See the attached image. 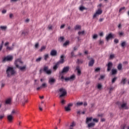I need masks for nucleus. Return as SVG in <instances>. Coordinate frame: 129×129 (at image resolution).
Returning a JSON list of instances; mask_svg holds the SVG:
<instances>
[{
  "label": "nucleus",
  "instance_id": "obj_1",
  "mask_svg": "<svg viewBox=\"0 0 129 129\" xmlns=\"http://www.w3.org/2000/svg\"><path fill=\"white\" fill-rule=\"evenodd\" d=\"M17 74V71L14 69V68L12 67H9L7 68L6 70V74L7 75V77H11V76H14Z\"/></svg>",
  "mask_w": 129,
  "mask_h": 129
},
{
  "label": "nucleus",
  "instance_id": "obj_2",
  "mask_svg": "<svg viewBox=\"0 0 129 129\" xmlns=\"http://www.w3.org/2000/svg\"><path fill=\"white\" fill-rule=\"evenodd\" d=\"M58 91L60 93L59 97H64V96L67 94V91H66V90L63 88H60Z\"/></svg>",
  "mask_w": 129,
  "mask_h": 129
},
{
  "label": "nucleus",
  "instance_id": "obj_3",
  "mask_svg": "<svg viewBox=\"0 0 129 129\" xmlns=\"http://www.w3.org/2000/svg\"><path fill=\"white\" fill-rule=\"evenodd\" d=\"M13 59H14L13 55H8L3 58V62L13 61Z\"/></svg>",
  "mask_w": 129,
  "mask_h": 129
},
{
  "label": "nucleus",
  "instance_id": "obj_4",
  "mask_svg": "<svg viewBox=\"0 0 129 129\" xmlns=\"http://www.w3.org/2000/svg\"><path fill=\"white\" fill-rule=\"evenodd\" d=\"M48 69H49V68L48 67L45 66L43 68V71L44 72H45V73H46V74L49 75L51 74V73H52V71H51V70H48Z\"/></svg>",
  "mask_w": 129,
  "mask_h": 129
},
{
  "label": "nucleus",
  "instance_id": "obj_5",
  "mask_svg": "<svg viewBox=\"0 0 129 129\" xmlns=\"http://www.w3.org/2000/svg\"><path fill=\"white\" fill-rule=\"evenodd\" d=\"M9 44H10L9 42H7L5 43V47H7L6 49L7 51H12V50H14V47L9 46Z\"/></svg>",
  "mask_w": 129,
  "mask_h": 129
},
{
  "label": "nucleus",
  "instance_id": "obj_6",
  "mask_svg": "<svg viewBox=\"0 0 129 129\" xmlns=\"http://www.w3.org/2000/svg\"><path fill=\"white\" fill-rule=\"evenodd\" d=\"M113 66V64L111 62H109L108 64H107V71L108 72H109L110 70H111V68H112V67Z\"/></svg>",
  "mask_w": 129,
  "mask_h": 129
},
{
  "label": "nucleus",
  "instance_id": "obj_7",
  "mask_svg": "<svg viewBox=\"0 0 129 129\" xmlns=\"http://www.w3.org/2000/svg\"><path fill=\"white\" fill-rule=\"evenodd\" d=\"M65 81H70L71 80H75V75H73L70 77L66 78L64 79Z\"/></svg>",
  "mask_w": 129,
  "mask_h": 129
},
{
  "label": "nucleus",
  "instance_id": "obj_8",
  "mask_svg": "<svg viewBox=\"0 0 129 129\" xmlns=\"http://www.w3.org/2000/svg\"><path fill=\"white\" fill-rule=\"evenodd\" d=\"M65 56L64 55H62L60 56L59 60L57 62V63L59 64H63L65 62Z\"/></svg>",
  "mask_w": 129,
  "mask_h": 129
},
{
  "label": "nucleus",
  "instance_id": "obj_9",
  "mask_svg": "<svg viewBox=\"0 0 129 129\" xmlns=\"http://www.w3.org/2000/svg\"><path fill=\"white\" fill-rule=\"evenodd\" d=\"M69 71V67H64L62 71L59 73L60 74H63V73H67Z\"/></svg>",
  "mask_w": 129,
  "mask_h": 129
},
{
  "label": "nucleus",
  "instance_id": "obj_10",
  "mask_svg": "<svg viewBox=\"0 0 129 129\" xmlns=\"http://www.w3.org/2000/svg\"><path fill=\"white\" fill-rule=\"evenodd\" d=\"M14 64L16 67H17V65H19V64H23V61L21 58H18L15 60Z\"/></svg>",
  "mask_w": 129,
  "mask_h": 129
},
{
  "label": "nucleus",
  "instance_id": "obj_11",
  "mask_svg": "<svg viewBox=\"0 0 129 129\" xmlns=\"http://www.w3.org/2000/svg\"><path fill=\"white\" fill-rule=\"evenodd\" d=\"M101 14H102V10H101L100 9H99L94 14L93 17H97V16H99V15H101Z\"/></svg>",
  "mask_w": 129,
  "mask_h": 129
},
{
  "label": "nucleus",
  "instance_id": "obj_12",
  "mask_svg": "<svg viewBox=\"0 0 129 129\" xmlns=\"http://www.w3.org/2000/svg\"><path fill=\"white\" fill-rule=\"evenodd\" d=\"M56 82V80L53 78H51L48 80V83L50 84V85H53Z\"/></svg>",
  "mask_w": 129,
  "mask_h": 129
},
{
  "label": "nucleus",
  "instance_id": "obj_13",
  "mask_svg": "<svg viewBox=\"0 0 129 129\" xmlns=\"http://www.w3.org/2000/svg\"><path fill=\"white\" fill-rule=\"evenodd\" d=\"M120 108H124V109H128V106H127V104L126 103H122Z\"/></svg>",
  "mask_w": 129,
  "mask_h": 129
},
{
  "label": "nucleus",
  "instance_id": "obj_14",
  "mask_svg": "<svg viewBox=\"0 0 129 129\" xmlns=\"http://www.w3.org/2000/svg\"><path fill=\"white\" fill-rule=\"evenodd\" d=\"M26 67H27L26 66H24L23 67H20V66L17 65L16 68H18V69H19L21 71H25V70H26Z\"/></svg>",
  "mask_w": 129,
  "mask_h": 129
},
{
  "label": "nucleus",
  "instance_id": "obj_15",
  "mask_svg": "<svg viewBox=\"0 0 129 129\" xmlns=\"http://www.w3.org/2000/svg\"><path fill=\"white\" fill-rule=\"evenodd\" d=\"M17 98L18 100H23L25 98V96L22 94H19L17 96Z\"/></svg>",
  "mask_w": 129,
  "mask_h": 129
},
{
  "label": "nucleus",
  "instance_id": "obj_16",
  "mask_svg": "<svg viewBox=\"0 0 129 129\" xmlns=\"http://www.w3.org/2000/svg\"><path fill=\"white\" fill-rule=\"evenodd\" d=\"M50 56H57V50L54 49L50 51Z\"/></svg>",
  "mask_w": 129,
  "mask_h": 129
},
{
  "label": "nucleus",
  "instance_id": "obj_17",
  "mask_svg": "<svg viewBox=\"0 0 129 129\" xmlns=\"http://www.w3.org/2000/svg\"><path fill=\"white\" fill-rule=\"evenodd\" d=\"M73 104H69L68 105V106H66L64 107L66 111H70L71 110V108H70L71 106H72Z\"/></svg>",
  "mask_w": 129,
  "mask_h": 129
},
{
  "label": "nucleus",
  "instance_id": "obj_18",
  "mask_svg": "<svg viewBox=\"0 0 129 129\" xmlns=\"http://www.w3.org/2000/svg\"><path fill=\"white\" fill-rule=\"evenodd\" d=\"M7 119H8V120L10 122H12V121H13V119H14V116H12L11 114L8 115L7 116Z\"/></svg>",
  "mask_w": 129,
  "mask_h": 129
},
{
  "label": "nucleus",
  "instance_id": "obj_19",
  "mask_svg": "<svg viewBox=\"0 0 129 129\" xmlns=\"http://www.w3.org/2000/svg\"><path fill=\"white\" fill-rule=\"evenodd\" d=\"M6 104H12V98H8L5 101Z\"/></svg>",
  "mask_w": 129,
  "mask_h": 129
},
{
  "label": "nucleus",
  "instance_id": "obj_20",
  "mask_svg": "<svg viewBox=\"0 0 129 129\" xmlns=\"http://www.w3.org/2000/svg\"><path fill=\"white\" fill-rule=\"evenodd\" d=\"M76 70L77 71L78 76H80V75H81V70H80V68L79 67V66H77L76 67Z\"/></svg>",
  "mask_w": 129,
  "mask_h": 129
},
{
  "label": "nucleus",
  "instance_id": "obj_21",
  "mask_svg": "<svg viewBox=\"0 0 129 129\" xmlns=\"http://www.w3.org/2000/svg\"><path fill=\"white\" fill-rule=\"evenodd\" d=\"M113 38V35L111 33H109L106 37L107 41H108L110 39H112Z\"/></svg>",
  "mask_w": 129,
  "mask_h": 129
},
{
  "label": "nucleus",
  "instance_id": "obj_22",
  "mask_svg": "<svg viewBox=\"0 0 129 129\" xmlns=\"http://www.w3.org/2000/svg\"><path fill=\"white\" fill-rule=\"evenodd\" d=\"M59 65H60V64L59 63V62H57L55 63V64L53 66V70H54V71H56V70H57V69H58V67H59Z\"/></svg>",
  "mask_w": 129,
  "mask_h": 129
},
{
  "label": "nucleus",
  "instance_id": "obj_23",
  "mask_svg": "<svg viewBox=\"0 0 129 129\" xmlns=\"http://www.w3.org/2000/svg\"><path fill=\"white\" fill-rule=\"evenodd\" d=\"M93 64H94V59H91L89 62V66L92 67L93 66Z\"/></svg>",
  "mask_w": 129,
  "mask_h": 129
},
{
  "label": "nucleus",
  "instance_id": "obj_24",
  "mask_svg": "<svg viewBox=\"0 0 129 129\" xmlns=\"http://www.w3.org/2000/svg\"><path fill=\"white\" fill-rule=\"evenodd\" d=\"M95 126V123L94 122H91L88 124V126L89 127H93Z\"/></svg>",
  "mask_w": 129,
  "mask_h": 129
},
{
  "label": "nucleus",
  "instance_id": "obj_25",
  "mask_svg": "<svg viewBox=\"0 0 129 129\" xmlns=\"http://www.w3.org/2000/svg\"><path fill=\"white\" fill-rule=\"evenodd\" d=\"M92 117H87L86 118V123H89V121H91L93 119Z\"/></svg>",
  "mask_w": 129,
  "mask_h": 129
},
{
  "label": "nucleus",
  "instance_id": "obj_26",
  "mask_svg": "<svg viewBox=\"0 0 129 129\" xmlns=\"http://www.w3.org/2000/svg\"><path fill=\"white\" fill-rule=\"evenodd\" d=\"M112 75H115L117 73V71L115 69H112Z\"/></svg>",
  "mask_w": 129,
  "mask_h": 129
},
{
  "label": "nucleus",
  "instance_id": "obj_27",
  "mask_svg": "<svg viewBox=\"0 0 129 129\" xmlns=\"http://www.w3.org/2000/svg\"><path fill=\"white\" fill-rule=\"evenodd\" d=\"M15 114H17V110L14 109V110H12V111L11 112V114L10 115L14 116V115H15Z\"/></svg>",
  "mask_w": 129,
  "mask_h": 129
},
{
  "label": "nucleus",
  "instance_id": "obj_28",
  "mask_svg": "<svg viewBox=\"0 0 129 129\" xmlns=\"http://www.w3.org/2000/svg\"><path fill=\"white\" fill-rule=\"evenodd\" d=\"M69 44H70V42H69V41H67L63 43V47H66V46H68Z\"/></svg>",
  "mask_w": 129,
  "mask_h": 129
},
{
  "label": "nucleus",
  "instance_id": "obj_29",
  "mask_svg": "<svg viewBox=\"0 0 129 129\" xmlns=\"http://www.w3.org/2000/svg\"><path fill=\"white\" fill-rule=\"evenodd\" d=\"M48 58H49V54H46L44 55V59L45 61H47L48 60Z\"/></svg>",
  "mask_w": 129,
  "mask_h": 129
},
{
  "label": "nucleus",
  "instance_id": "obj_30",
  "mask_svg": "<svg viewBox=\"0 0 129 129\" xmlns=\"http://www.w3.org/2000/svg\"><path fill=\"white\" fill-rule=\"evenodd\" d=\"M77 106H81V105H83V103L82 102H78L76 103Z\"/></svg>",
  "mask_w": 129,
  "mask_h": 129
},
{
  "label": "nucleus",
  "instance_id": "obj_31",
  "mask_svg": "<svg viewBox=\"0 0 129 129\" xmlns=\"http://www.w3.org/2000/svg\"><path fill=\"white\" fill-rule=\"evenodd\" d=\"M97 88L99 90H101V89L102 88V85H101V84H97Z\"/></svg>",
  "mask_w": 129,
  "mask_h": 129
},
{
  "label": "nucleus",
  "instance_id": "obj_32",
  "mask_svg": "<svg viewBox=\"0 0 129 129\" xmlns=\"http://www.w3.org/2000/svg\"><path fill=\"white\" fill-rule=\"evenodd\" d=\"M40 87L41 88H45V87H47V84L44 83L40 86Z\"/></svg>",
  "mask_w": 129,
  "mask_h": 129
},
{
  "label": "nucleus",
  "instance_id": "obj_33",
  "mask_svg": "<svg viewBox=\"0 0 129 129\" xmlns=\"http://www.w3.org/2000/svg\"><path fill=\"white\" fill-rule=\"evenodd\" d=\"M122 69V65L121 64V63H119L117 66V69L119 70H121Z\"/></svg>",
  "mask_w": 129,
  "mask_h": 129
},
{
  "label": "nucleus",
  "instance_id": "obj_34",
  "mask_svg": "<svg viewBox=\"0 0 129 129\" xmlns=\"http://www.w3.org/2000/svg\"><path fill=\"white\" fill-rule=\"evenodd\" d=\"M125 82H126V79H122L121 81V83L122 84H125Z\"/></svg>",
  "mask_w": 129,
  "mask_h": 129
},
{
  "label": "nucleus",
  "instance_id": "obj_35",
  "mask_svg": "<svg viewBox=\"0 0 129 129\" xmlns=\"http://www.w3.org/2000/svg\"><path fill=\"white\" fill-rule=\"evenodd\" d=\"M75 30H80L81 29V26L76 25L75 28Z\"/></svg>",
  "mask_w": 129,
  "mask_h": 129
},
{
  "label": "nucleus",
  "instance_id": "obj_36",
  "mask_svg": "<svg viewBox=\"0 0 129 129\" xmlns=\"http://www.w3.org/2000/svg\"><path fill=\"white\" fill-rule=\"evenodd\" d=\"M77 62L78 64H82L83 63V60L82 59H78Z\"/></svg>",
  "mask_w": 129,
  "mask_h": 129
},
{
  "label": "nucleus",
  "instance_id": "obj_37",
  "mask_svg": "<svg viewBox=\"0 0 129 129\" xmlns=\"http://www.w3.org/2000/svg\"><path fill=\"white\" fill-rule=\"evenodd\" d=\"M58 41H59V42H63V41H64V37L63 36L60 37L58 39Z\"/></svg>",
  "mask_w": 129,
  "mask_h": 129
},
{
  "label": "nucleus",
  "instance_id": "obj_38",
  "mask_svg": "<svg viewBox=\"0 0 129 129\" xmlns=\"http://www.w3.org/2000/svg\"><path fill=\"white\" fill-rule=\"evenodd\" d=\"M42 60V58L41 57H39L36 59L35 61L36 62H40Z\"/></svg>",
  "mask_w": 129,
  "mask_h": 129
},
{
  "label": "nucleus",
  "instance_id": "obj_39",
  "mask_svg": "<svg viewBox=\"0 0 129 129\" xmlns=\"http://www.w3.org/2000/svg\"><path fill=\"white\" fill-rule=\"evenodd\" d=\"M113 58H114V54H110L109 56V59L111 60L113 59Z\"/></svg>",
  "mask_w": 129,
  "mask_h": 129
},
{
  "label": "nucleus",
  "instance_id": "obj_40",
  "mask_svg": "<svg viewBox=\"0 0 129 129\" xmlns=\"http://www.w3.org/2000/svg\"><path fill=\"white\" fill-rule=\"evenodd\" d=\"M84 33H85L84 31H79L78 32V35H79V36H80V35H84Z\"/></svg>",
  "mask_w": 129,
  "mask_h": 129
},
{
  "label": "nucleus",
  "instance_id": "obj_41",
  "mask_svg": "<svg viewBox=\"0 0 129 129\" xmlns=\"http://www.w3.org/2000/svg\"><path fill=\"white\" fill-rule=\"evenodd\" d=\"M117 79V78L116 77H114V78H113L112 80V83H114L115 81H116Z\"/></svg>",
  "mask_w": 129,
  "mask_h": 129
},
{
  "label": "nucleus",
  "instance_id": "obj_42",
  "mask_svg": "<svg viewBox=\"0 0 129 129\" xmlns=\"http://www.w3.org/2000/svg\"><path fill=\"white\" fill-rule=\"evenodd\" d=\"M45 49H46L45 46H42L40 49V52H42V51H44V50H45Z\"/></svg>",
  "mask_w": 129,
  "mask_h": 129
},
{
  "label": "nucleus",
  "instance_id": "obj_43",
  "mask_svg": "<svg viewBox=\"0 0 129 129\" xmlns=\"http://www.w3.org/2000/svg\"><path fill=\"white\" fill-rule=\"evenodd\" d=\"M48 30H52V29H53V26H52V25H49L48 26Z\"/></svg>",
  "mask_w": 129,
  "mask_h": 129
},
{
  "label": "nucleus",
  "instance_id": "obj_44",
  "mask_svg": "<svg viewBox=\"0 0 129 129\" xmlns=\"http://www.w3.org/2000/svg\"><path fill=\"white\" fill-rule=\"evenodd\" d=\"M84 10H85V8L83 6H81V7H80V11H81L82 12L84 11Z\"/></svg>",
  "mask_w": 129,
  "mask_h": 129
},
{
  "label": "nucleus",
  "instance_id": "obj_45",
  "mask_svg": "<svg viewBox=\"0 0 129 129\" xmlns=\"http://www.w3.org/2000/svg\"><path fill=\"white\" fill-rule=\"evenodd\" d=\"M99 45H102L103 44H104V42L103 41V40L100 39L99 41Z\"/></svg>",
  "mask_w": 129,
  "mask_h": 129
},
{
  "label": "nucleus",
  "instance_id": "obj_46",
  "mask_svg": "<svg viewBox=\"0 0 129 129\" xmlns=\"http://www.w3.org/2000/svg\"><path fill=\"white\" fill-rule=\"evenodd\" d=\"M1 30H7V26H1Z\"/></svg>",
  "mask_w": 129,
  "mask_h": 129
},
{
  "label": "nucleus",
  "instance_id": "obj_47",
  "mask_svg": "<svg viewBox=\"0 0 129 129\" xmlns=\"http://www.w3.org/2000/svg\"><path fill=\"white\" fill-rule=\"evenodd\" d=\"M97 37H98V36L97 35V34H94L93 36V39H97Z\"/></svg>",
  "mask_w": 129,
  "mask_h": 129
},
{
  "label": "nucleus",
  "instance_id": "obj_48",
  "mask_svg": "<svg viewBox=\"0 0 129 129\" xmlns=\"http://www.w3.org/2000/svg\"><path fill=\"white\" fill-rule=\"evenodd\" d=\"M114 89V87H111L109 89V93H111V92L113 91V90Z\"/></svg>",
  "mask_w": 129,
  "mask_h": 129
},
{
  "label": "nucleus",
  "instance_id": "obj_49",
  "mask_svg": "<svg viewBox=\"0 0 129 129\" xmlns=\"http://www.w3.org/2000/svg\"><path fill=\"white\" fill-rule=\"evenodd\" d=\"M121 47H124L125 46V42L123 41L121 44Z\"/></svg>",
  "mask_w": 129,
  "mask_h": 129
},
{
  "label": "nucleus",
  "instance_id": "obj_50",
  "mask_svg": "<svg viewBox=\"0 0 129 129\" xmlns=\"http://www.w3.org/2000/svg\"><path fill=\"white\" fill-rule=\"evenodd\" d=\"M93 121H94L95 122H98L99 121V119H97V118H94L93 119Z\"/></svg>",
  "mask_w": 129,
  "mask_h": 129
},
{
  "label": "nucleus",
  "instance_id": "obj_51",
  "mask_svg": "<svg viewBox=\"0 0 129 129\" xmlns=\"http://www.w3.org/2000/svg\"><path fill=\"white\" fill-rule=\"evenodd\" d=\"M95 72H98L99 71H100V68H97L95 70Z\"/></svg>",
  "mask_w": 129,
  "mask_h": 129
},
{
  "label": "nucleus",
  "instance_id": "obj_52",
  "mask_svg": "<svg viewBox=\"0 0 129 129\" xmlns=\"http://www.w3.org/2000/svg\"><path fill=\"white\" fill-rule=\"evenodd\" d=\"M125 7H122L120 8L119 10V13H120L121 11H123V10H125Z\"/></svg>",
  "mask_w": 129,
  "mask_h": 129
},
{
  "label": "nucleus",
  "instance_id": "obj_53",
  "mask_svg": "<svg viewBox=\"0 0 129 129\" xmlns=\"http://www.w3.org/2000/svg\"><path fill=\"white\" fill-rule=\"evenodd\" d=\"M104 79V76L101 75L100 78L99 79V80H100L101 79Z\"/></svg>",
  "mask_w": 129,
  "mask_h": 129
},
{
  "label": "nucleus",
  "instance_id": "obj_54",
  "mask_svg": "<svg viewBox=\"0 0 129 129\" xmlns=\"http://www.w3.org/2000/svg\"><path fill=\"white\" fill-rule=\"evenodd\" d=\"M4 117H5V114L0 115V119H3Z\"/></svg>",
  "mask_w": 129,
  "mask_h": 129
},
{
  "label": "nucleus",
  "instance_id": "obj_55",
  "mask_svg": "<svg viewBox=\"0 0 129 129\" xmlns=\"http://www.w3.org/2000/svg\"><path fill=\"white\" fill-rule=\"evenodd\" d=\"M104 20V18H100V19L99 20V22H103V20Z\"/></svg>",
  "mask_w": 129,
  "mask_h": 129
},
{
  "label": "nucleus",
  "instance_id": "obj_56",
  "mask_svg": "<svg viewBox=\"0 0 129 129\" xmlns=\"http://www.w3.org/2000/svg\"><path fill=\"white\" fill-rule=\"evenodd\" d=\"M114 42L116 44H117V43H118V42H119L118 39H114Z\"/></svg>",
  "mask_w": 129,
  "mask_h": 129
},
{
  "label": "nucleus",
  "instance_id": "obj_57",
  "mask_svg": "<svg viewBox=\"0 0 129 129\" xmlns=\"http://www.w3.org/2000/svg\"><path fill=\"white\" fill-rule=\"evenodd\" d=\"M64 28H65V24L61 25L60 29H64Z\"/></svg>",
  "mask_w": 129,
  "mask_h": 129
},
{
  "label": "nucleus",
  "instance_id": "obj_58",
  "mask_svg": "<svg viewBox=\"0 0 129 129\" xmlns=\"http://www.w3.org/2000/svg\"><path fill=\"white\" fill-rule=\"evenodd\" d=\"M118 34H119V36H122L123 35V32H119Z\"/></svg>",
  "mask_w": 129,
  "mask_h": 129
},
{
  "label": "nucleus",
  "instance_id": "obj_59",
  "mask_svg": "<svg viewBox=\"0 0 129 129\" xmlns=\"http://www.w3.org/2000/svg\"><path fill=\"white\" fill-rule=\"evenodd\" d=\"M6 13H7V10H3L2 11V14H6Z\"/></svg>",
  "mask_w": 129,
  "mask_h": 129
},
{
  "label": "nucleus",
  "instance_id": "obj_60",
  "mask_svg": "<svg viewBox=\"0 0 129 129\" xmlns=\"http://www.w3.org/2000/svg\"><path fill=\"white\" fill-rule=\"evenodd\" d=\"M118 29H121V24H118Z\"/></svg>",
  "mask_w": 129,
  "mask_h": 129
},
{
  "label": "nucleus",
  "instance_id": "obj_61",
  "mask_svg": "<svg viewBox=\"0 0 129 129\" xmlns=\"http://www.w3.org/2000/svg\"><path fill=\"white\" fill-rule=\"evenodd\" d=\"M83 104H84V106H87V102H84Z\"/></svg>",
  "mask_w": 129,
  "mask_h": 129
},
{
  "label": "nucleus",
  "instance_id": "obj_62",
  "mask_svg": "<svg viewBox=\"0 0 129 129\" xmlns=\"http://www.w3.org/2000/svg\"><path fill=\"white\" fill-rule=\"evenodd\" d=\"M60 79L61 80V81H63L65 78H64V76H62L60 78Z\"/></svg>",
  "mask_w": 129,
  "mask_h": 129
},
{
  "label": "nucleus",
  "instance_id": "obj_63",
  "mask_svg": "<svg viewBox=\"0 0 129 129\" xmlns=\"http://www.w3.org/2000/svg\"><path fill=\"white\" fill-rule=\"evenodd\" d=\"M71 57H74V52L73 51L71 52Z\"/></svg>",
  "mask_w": 129,
  "mask_h": 129
},
{
  "label": "nucleus",
  "instance_id": "obj_64",
  "mask_svg": "<svg viewBox=\"0 0 129 129\" xmlns=\"http://www.w3.org/2000/svg\"><path fill=\"white\" fill-rule=\"evenodd\" d=\"M35 48H38L39 47V43H36L35 45Z\"/></svg>",
  "mask_w": 129,
  "mask_h": 129
}]
</instances>
